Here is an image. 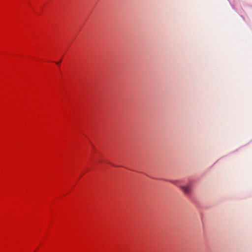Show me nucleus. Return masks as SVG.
<instances>
[{"label": "nucleus", "mask_w": 252, "mask_h": 252, "mask_svg": "<svg viewBox=\"0 0 252 252\" xmlns=\"http://www.w3.org/2000/svg\"><path fill=\"white\" fill-rule=\"evenodd\" d=\"M60 62H61V61H60V62H58V63H60Z\"/></svg>", "instance_id": "obj_4"}, {"label": "nucleus", "mask_w": 252, "mask_h": 252, "mask_svg": "<svg viewBox=\"0 0 252 252\" xmlns=\"http://www.w3.org/2000/svg\"><path fill=\"white\" fill-rule=\"evenodd\" d=\"M180 188L182 189L183 191L185 194H189L190 193V192L191 191V187L190 185H188L184 186H180Z\"/></svg>", "instance_id": "obj_1"}, {"label": "nucleus", "mask_w": 252, "mask_h": 252, "mask_svg": "<svg viewBox=\"0 0 252 252\" xmlns=\"http://www.w3.org/2000/svg\"><path fill=\"white\" fill-rule=\"evenodd\" d=\"M60 62H61V61H60V62H58V63H60Z\"/></svg>", "instance_id": "obj_3"}, {"label": "nucleus", "mask_w": 252, "mask_h": 252, "mask_svg": "<svg viewBox=\"0 0 252 252\" xmlns=\"http://www.w3.org/2000/svg\"><path fill=\"white\" fill-rule=\"evenodd\" d=\"M60 62H61V61H60V62H58V63H60Z\"/></svg>", "instance_id": "obj_2"}]
</instances>
